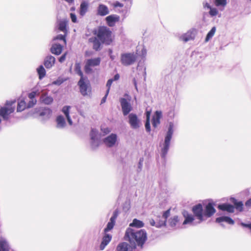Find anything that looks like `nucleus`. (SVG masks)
Here are the masks:
<instances>
[{
  "mask_svg": "<svg viewBox=\"0 0 251 251\" xmlns=\"http://www.w3.org/2000/svg\"><path fill=\"white\" fill-rule=\"evenodd\" d=\"M95 35L88 39V42L92 44V48L95 51H99L102 49V44L110 45L113 42L112 32L105 26H99L93 30Z\"/></svg>",
  "mask_w": 251,
  "mask_h": 251,
  "instance_id": "obj_1",
  "label": "nucleus"
},
{
  "mask_svg": "<svg viewBox=\"0 0 251 251\" xmlns=\"http://www.w3.org/2000/svg\"><path fill=\"white\" fill-rule=\"evenodd\" d=\"M124 238L129 242L134 249L136 248L137 246L142 248L147 240V234L144 229L136 230L128 227L126 229Z\"/></svg>",
  "mask_w": 251,
  "mask_h": 251,
  "instance_id": "obj_2",
  "label": "nucleus"
},
{
  "mask_svg": "<svg viewBox=\"0 0 251 251\" xmlns=\"http://www.w3.org/2000/svg\"><path fill=\"white\" fill-rule=\"evenodd\" d=\"M15 101H7L3 107L0 108V116L2 117L4 120H8L9 115L13 113L15 110V106L13 104Z\"/></svg>",
  "mask_w": 251,
  "mask_h": 251,
  "instance_id": "obj_3",
  "label": "nucleus"
},
{
  "mask_svg": "<svg viewBox=\"0 0 251 251\" xmlns=\"http://www.w3.org/2000/svg\"><path fill=\"white\" fill-rule=\"evenodd\" d=\"M79 88L80 93L83 96H87L88 93L91 90V85L88 78L85 76L84 78H80L77 83Z\"/></svg>",
  "mask_w": 251,
  "mask_h": 251,
  "instance_id": "obj_4",
  "label": "nucleus"
},
{
  "mask_svg": "<svg viewBox=\"0 0 251 251\" xmlns=\"http://www.w3.org/2000/svg\"><path fill=\"white\" fill-rule=\"evenodd\" d=\"M101 58L97 57L87 60L85 66L84 71L86 74H90L92 72V67L98 66L100 65Z\"/></svg>",
  "mask_w": 251,
  "mask_h": 251,
  "instance_id": "obj_5",
  "label": "nucleus"
},
{
  "mask_svg": "<svg viewBox=\"0 0 251 251\" xmlns=\"http://www.w3.org/2000/svg\"><path fill=\"white\" fill-rule=\"evenodd\" d=\"M194 217L199 221L198 223H201L204 220V215L203 207L201 204L199 203L194 205L192 209Z\"/></svg>",
  "mask_w": 251,
  "mask_h": 251,
  "instance_id": "obj_6",
  "label": "nucleus"
},
{
  "mask_svg": "<svg viewBox=\"0 0 251 251\" xmlns=\"http://www.w3.org/2000/svg\"><path fill=\"white\" fill-rule=\"evenodd\" d=\"M136 58L133 53H124L121 55V62L125 66L130 65L135 62Z\"/></svg>",
  "mask_w": 251,
  "mask_h": 251,
  "instance_id": "obj_7",
  "label": "nucleus"
},
{
  "mask_svg": "<svg viewBox=\"0 0 251 251\" xmlns=\"http://www.w3.org/2000/svg\"><path fill=\"white\" fill-rule=\"evenodd\" d=\"M120 102L123 115L126 116L132 110V107L130 103L125 98H121Z\"/></svg>",
  "mask_w": 251,
  "mask_h": 251,
  "instance_id": "obj_8",
  "label": "nucleus"
},
{
  "mask_svg": "<svg viewBox=\"0 0 251 251\" xmlns=\"http://www.w3.org/2000/svg\"><path fill=\"white\" fill-rule=\"evenodd\" d=\"M129 124L130 126L134 129H137L140 127V120L138 119L136 114L130 113L128 115Z\"/></svg>",
  "mask_w": 251,
  "mask_h": 251,
  "instance_id": "obj_9",
  "label": "nucleus"
},
{
  "mask_svg": "<svg viewBox=\"0 0 251 251\" xmlns=\"http://www.w3.org/2000/svg\"><path fill=\"white\" fill-rule=\"evenodd\" d=\"M118 214L119 211L118 210H116L113 212L112 216L110 219V221L108 223L106 227L104 229V233L107 232L113 228L115 225V221L118 217Z\"/></svg>",
  "mask_w": 251,
  "mask_h": 251,
  "instance_id": "obj_10",
  "label": "nucleus"
},
{
  "mask_svg": "<svg viewBox=\"0 0 251 251\" xmlns=\"http://www.w3.org/2000/svg\"><path fill=\"white\" fill-rule=\"evenodd\" d=\"M216 212V210L214 207V205L212 203L209 202L205 207V211L204 212V215L206 218H210Z\"/></svg>",
  "mask_w": 251,
  "mask_h": 251,
  "instance_id": "obj_11",
  "label": "nucleus"
},
{
  "mask_svg": "<svg viewBox=\"0 0 251 251\" xmlns=\"http://www.w3.org/2000/svg\"><path fill=\"white\" fill-rule=\"evenodd\" d=\"M117 141V135L115 134H111L103 139L104 143L108 147H113Z\"/></svg>",
  "mask_w": 251,
  "mask_h": 251,
  "instance_id": "obj_12",
  "label": "nucleus"
},
{
  "mask_svg": "<svg viewBox=\"0 0 251 251\" xmlns=\"http://www.w3.org/2000/svg\"><path fill=\"white\" fill-rule=\"evenodd\" d=\"M105 20L107 25L109 26H113L116 22L120 20V17L116 15H111L106 17Z\"/></svg>",
  "mask_w": 251,
  "mask_h": 251,
  "instance_id": "obj_13",
  "label": "nucleus"
},
{
  "mask_svg": "<svg viewBox=\"0 0 251 251\" xmlns=\"http://www.w3.org/2000/svg\"><path fill=\"white\" fill-rule=\"evenodd\" d=\"M134 248L126 242L119 243L116 248L117 251H132Z\"/></svg>",
  "mask_w": 251,
  "mask_h": 251,
  "instance_id": "obj_14",
  "label": "nucleus"
},
{
  "mask_svg": "<svg viewBox=\"0 0 251 251\" xmlns=\"http://www.w3.org/2000/svg\"><path fill=\"white\" fill-rule=\"evenodd\" d=\"M182 215L184 218V221L183 222V225L190 224L193 223L194 221V216L191 214L189 213L187 211L184 210L182 212Z\"/></svg>",
  "mask_w": 251,
  "mask_h": 251,
  "instance_id": "obj_15",
  "label": "nucleus"
},
{
  "mask_svg": "<svg viewBox=\"0 0 251 251\" xmlns=\"http://www.w3.org/2000/svg\"><path fill=\"white\" fill-rule=\"evenodd\" d=\"M171 208L163 212L162 217L164 218L163 220H159L156 225V227H159L162 226H165L166 225L167 220L170 215Z\"/></svg>",
  "mask_w": 251,
  "mask_h": 251,
  "instance_id": "obj_16",
  "label": "nucleus"
},
{
  "mask_svg": "<svg viewBox=\"0 0 251 251\" xmlns=\"http://www.w3.org/2000/svg\"><path fill=\"white\" fill-rule=\"evenodd\" d=\"M218 208L223 211H227L229 213H233L234 212V207L233 205L228 203H223L219 204Z\"/></svg>",
  "mask_w": 251,
  "mask_h": 251,
  "instance_id": "obj_17",
  "label": "nucleus"
},
{
  "mask_svg": "<svg viewBox=\"0 0 251 251\" xmlns=\"http://www.w3.org/2000/svg\"><path fill=\"white\" fill-rule=\"evenodd\" d=\"M55 62V57L51 55H49L45 59L44 64L47 69H50L54 65Z\"/></svg>",
  "mask_w": 251,
  "mask_h": 251,
  "instance_id": "obj_18",
  "label": "nucleus"
},
{
  "mask_svg": "<svg viewBox=\"0 0 251 251\" xmlns=\"http://www.w3.org/2000/svg\"><path fill=\"white\" fill-rule=\"evenodd\" d=\"M109 9L107 6L100 4L97 8V14L101 16H104L109 13Z\"/></svg>",
  "mask_w": 251,
  "mask_h": 251,
  "instance_id": "obj_19",
  "label": "nucleus"
},
{
  "mask_svg": "<svg viewBox=\"0 0 251 251\" xmlns=\"http://www.w3.org/2000/svg\"><path fill=\"white\" fill-rule=\"evenodd\" d=\"M10 247L6 241L3 237H0V251H10Z\"/></svg>",
  "mask_w": 251,
  "mask_h": 251,
  "instance_id": "obj_20",
  "label": "nucleus"
},
{
  "mask_svg": "<svg viewBox=\"0 0 251 251\" xmlns=\"http://www.w3.org/2000/svg\"><path fill=\"white\" fill-rule=\"evenodd\" d=\"M112 239V235L106 234L103 236L102 239V242L100 245V248L101 250H103L105 247L108 244Z\"/></svg>",
  "mask_w": 251,
  "mask_h": 251,
  "instance_id": "obj_21",
  "label": "nucleus"
},
{
  "mask_svg": "<svg viewBox=\"0 0 251 251\" xmlns=\"http://www.w3.org/2000/svg\"><path fill=\"white\" fill-rule=\"evenodd\" d=\"M162 116L160 111H156L154 116L152 117V125L153 127L156 128L160 124V120Z\"/></svg>",
  "mask_w": 251,
  "mask_h": 251,
  "instance_id": "obj_22",
  "label": "nucleus"
},
{
  "mask_svg": "<svg viewBox=\"0 0 251 251\" xmlns=\"http://www.w3.org/2000/svg\"><path fill=\"white\" fill-rule=\"evenodd\" d=\"M195 34L193 31L189 30L180 37V39L186 42L188 41L193 40L195 38Z\"/></svg>",
  "mask_w": 251,
  "mask_h": 251,
  "instance_id": "obj_23",
  "label": "nucleus"
},
{
  "mask_svg": "<svg viewBox=\"0 0 251 251\" xmlns=\"http://www.w3.org/2000/svg\"><path fill=\"white\" fill-rule=\"evenodd\" d=\"M63 50V46L59 44H54L52 45L50 48V51L52 53L55 55H59L61 53Z\"/></svg>",
  "mask_w": 251,
  "mask_h": 251,
  "instance_id": "obj_24",
  "label": "nucleus"
},
{
  "mask_svg": "<svg viewBox=\"0 0 251 251\" xmlns=\"http://www.w3.org/2000/svg\"><path fill=\"white\" fill-rule=\"evenodd\" d=\"M40 100L41 102L49 105L53 102V100L51 96H49L46 94H43L40 97Z\"/></svg>",
  "mask_w": 251,
  "mask_h": 251,
  "instance_id": "obj_25",
  "label": "nucleus"
},
{
  "mask_svg": "<svg viewBox=\"0 0 251 251\" xmlns=\"http://www.w3.org/2000/svg\"><path fill=\"white\" fill-rule=\"evenodd\" d=\"M216 222L219 223L225 222L229 225H233L234 224V221L231 218L227 216H223L217 218Z\"/></svg>",
  "mask_w": 251,
  "mask_h": 251,
  "instance_id": "obj_26",
  "label": "nucleus"
},
{
  "mask_svg": "<svg viewBox=\"0 0 251 251\" xmlns=\"http://www.w3.org/2000/svg\"><path fill=\"white\" fill-rule=\"evenodd\" d=\"M129 226L141 228L144 226V223L142 221L137 219H134L132 222L129 224Z\"/></svg>",
  "mask_w": 251,
  "mask_h": 251,
  "instance_id": "obj_27",
  "label": "nucleus"
},
{
  "mask_svg": "<svg viewBox=\"0 0 251 251\" xmlns=\"http://www.w3.org/2000/svg\"><path fill=\"white\" fill-rule=\"evenodd\" d=\"M57 127L58 128H63L66 125V122L64 118L59 115L56 118Z\"/></svg>",
  "mask_w": 251,
  "mask_h": 251,
  "instance_id": "obj_28",
  "label": "nucleus"
},
{
  "mask_svg": "<svg viewBox=\"0 0 251 251\" xmlns=\"http://www.w3.org/2000/svg\"><path fill=\"white\" fill-rule=\"evenodd\" d=\"M232 202L234 205V209L236 208L239 211L242 212L243 210V202L242 201H237L234 198H232Z\"/></svg>",
  "mask_w": 251,
  "mask_h": 251,
  "instance_id": "obj_29",
  "label": "nucleus"
},
{
  "mask_svg": "<svg viewBox=\"0 0 251 251\" xmlns=\"http://www.w3.org/2000/svg\"><path fill=\"white\" fill-rule=\"evenodd\" d=\"M27 108L26 103L25 100H22L18 101L17 111V112H22Z\"/></svg>",
  "mask_w": 251,
  "mask_h": 251,
  "instance_id": "obj_30",
  "label": "nucleus"
},
{
  "mask_svg": "<svg viewBox=\"0 0 251 251\" xmlns=\"http://www.w3.org/2000/svg\"><path fill=\"white\" fill-rule=\"evenodd\" d=\"M179 221L177 216H174L169 220V225L171 227H175Z\"/></svg>",
  "mask_w": 251,
  "mask_h": 251,
  "instance_id": "obj_31",
  "label": "nucleus"
},
{
  "mask_svg": "<svg viewBox=\"0 0 251 251\" xmlns=\"http://www.w3.org/2000/svg\"><path fill=\"white\" fill-rule=\"evenodd\" d=\"M88 5L85 1L82 2L80 6L79 13L81 16H84L87 11Z\"/></svg>",
  "mask_w": 251,
  "mask_h": 251,
  "instance_id": "obj_32",
  "label": "nucleus"
},
{
  "mask_svg": "<svg viewBox=\"0 0 251 251\" xmlns=\"http://www.w3.org/2000/svg\"><path fill=\"white\" fill-rule=\"evenodd\" d=\"M173 124L172 123H170L169 124V126L168 128V131L167 132V135L165 137V140L167 141H171V139L172 137V135L173 133Z\"/></svg>",
  "mask_w": 251,
  "mask_h": 251,
  "instance_id": "obj_33",
  "label": "nucleus"
},
{
  "mask_svg": "<svg viewBox=\"0 0 251 251\" xmlns=\"http://www.w3.org/2000/svg\"><path fill=\"white\" fill-rule=\"evenodd\" d=\"M170 144V141L165 140L164 147L162 148L161 151L162 157H165V156L166 155L169 150Z\"/></svg>",
  "mask_w": 251,
  "mask_h": 251,
  "instance_id": "obj_34",
  "label": "nucleus"
},
{
  "mask_svg": "<svg viewBox=\"0 0 251 251\" xmlns=\"http://www.w3.org/2000/svg\"><path fill=\"white\" fill-rule=\"evenodd\" d=\"M52 113V110L49 108H45L39 113L40 116H46L49 118Z\"/></svg>",
  "mask_w": 251,
  "mask_h": 251,
  "instance_id": "obj_35",
  "label": "nucleus"
},
{
  "mask_svg": "<svg viewBox=\"0 0 251 251\" xmlns=\"http://www.w3.org/2000/svg\"><path fill=\"white\" fill-rule=\"evenodd\" d=\"M67 21H61L59 22V25H58V29L65 33H66L67 31L66 26L67 25Z\"/></svg>",
  "mask_w": 251,
  "mask_h": 251,
  "instance_id": "obj_36",
  "label": "nucleus"
},
{
  "mask_svg": "<svg viewBox=\"0 0 251 251\" xmlns=\"http://www.w3.org/2000/svg\"><path fill=\"white\" fill-rule=\"evenodd\" d=\"M39 75V78L42 79L46 75V71L43 66L41 65L37 69Z\"/></svg>",
  "mask_w": 251,
  "mask_h": 251,
  "instance_id": "obj_37",
  "label": "nucleus"
},
{
  "mask_svg": "<svg viewBox=\"0 0 251 251\" xmlns=\"http://www.w3.org/2000/svg\"><path fill=\"white\" fill-rule=\"evenodd\" d=\"M75 73L80 76V78L85 77L83 75V73L81 70L80 64L79 63L75 64Z\"/></svg>",
  "mask_w": 251,
  "mask_h": 251,
  "instance_id": "obj_38",
  "label": "nucleus"
},
{
  "mask_svg": "<svg viewBox=\"0 0 251 251\" xmlns=\"http://www.w3.org/2000/svg\"><path fill=\"white\" fill-rule=\"evenodd\" d=\"M215 32H216V27L214 26V27H213L211 28V29L207 33V34L206 36L205 39V41L208 42L211 38H212V37L214 36Z\"/></svg>",
  "mask_w": 251,
  "mask_h": 251,
  "instance_id": "obj_39",
  "label": "nucleus"
},
{
  "mask_svg": "<svg viewBox=\"0 0 251 251\" xmlns=\"http://www.w3.org/2000/svg\"><path fill=\"white\" fill-rule=\"evenodd\" d=\"M215 5L218 6H222L224 7L226 4V0H215Z\"/></svg>",
  "mask_w": 251,
  "mask_h": 251,
  "instance_id": "obj_40",
  "label": "nucleus"
},
{
  "mask_svg": "<svg viewBox=\"0 0 251 251\" xmlns=\"http://www.w3.org/2000/svg\"><path fill=\"white\" fill-rule=\"evenodd\" d=\"M110 5L114 9H116L118 7L122 8L124 7V4L118 1H114L113 2L111 3Z\"/></svg>",
  "mask_w": 251,
  "mask_h": 251,
  "instance_id": "obj_41",
  "label": "nucleus"
},
{
  "mask_svg": "<svg viewBox=\"0 0 251 251\" xmlns=\"http://www.w3.org/2000/svg\"><path fill=\"white\" fill-rule=\"evenodd\" d=\"M71 107L70 106H65L63 107L62 111L65 114L66 117H68L69 115V111Z\"/></svg>",
  "mask_w": 251,
  "mask_h": 251,
  "instance_id": "obj_42",
  "label": "nucleus"
},
{
  "mask_svg": "<svg viewBox=\"0 0 251 251\" xmlns=\"http://www.w3.org/2000/svg\"><path fill=\"white\" fill-rule=\"evenodd\" d=\"M209 13L211 16H215L218 14V11L216 8L211 7Z\"/></svg>",
  "mask_w": 251,
  "mask_h": 251,
  "instance_id": "obj_43",
  "label": "nucleus"
},
{
  "mask_svg": "<svg viewBox=\"0 0 251 251\" xmlns=\"http://www.w3.org/2000/svg\"><path fill=\"white\" fill-rule=\"evenodd\" d=\"M36 100H31L28 103L27 105L26 104L27 108H31L36 103Z\"/></svg>",
  "mask_w": 251,
  "mask_h": 251,
  "instance_id": "obj_44",
  "label": "nucleus"
},
{
  "mask_svg": "<svg viewBox=\"0 0 251 251\" xmlns=\"http://www.w3.org/2000/svg\"><path fill=\"white\" fill-rule=\"evenodd\" d=\"M113 82V79H109L106 83V87H107V90L106 92H107V94H109L110 87H111Z\"/></svg>",
  "mask_w": 251,
  "mask_h": 251,
  "instance_id": "obj_45",
  "label": "nucleus"
},
{
  "mask_svg": "<svg viewBox=\"0 0 251 251\" xmlns=\"http://www.w3.org/2000/svg\"><path fill=\"white\" fill-rule=\"evenodd\" d=\"M54 40H63L65 43H66V39H65V35H63L61 34L58 35L53 39Z\"/></svg>",
  "mask_w": 251,
  "mask_h": 251,
  "instance_id": "obj_46",
  "label": "nucleus"
},
{
  "mask_svg": "<svg viewBox=\"0 0 251 251\" xmlns=\"http://www.w3.org/2000/svg\"><path fill=\"white\" fill-rule=\"evenodd\" d=\"M145 128L147 131L150 132L151 131V126H150V120H146L145 123Z\"/></svg>",
  "mask_w": 251,
  "mask_h": 251,
  "instance_id": "obj_47",
  "label": "nucleus"
},
{
  "mask_svg": "<svg viewBox=\"0 0 251 251\" xmlns=\"http://www.w3.org/2000/svg\"><path fill=\"white\" fill-rule=\"evenodd\" d=\"M91 138L92 140H95L96 137V131L94 129H92L91 130Z\"/></svg>",
  "mask_w": 251,
  "mask_h": 251,
  "instance_id": "obj_48",
  "label": "nucleus"
},
{
  "mask_svg": "<svg viewBox=\"0 0 251 251\" xmlns=\"http://www.w3.org/2000/svg\"><path fill=\"white\" fill-rule=\"evenodd\" d=\"M70 17H71L72 21L73 23H76V22H77L76 16L74 13H71L70 14Z\"/></svg>",
  "mask_w": 251,
  "mask_h": 251,
  "instance_id": "obj_49",
  "label": "nucleus"
},
{
  "mask_svg": "<svg viewBox=\"0 0 251 251\" xmlns=\"http://www.w3.org/2000/svg\"><path fill=\"white\" fill-rule=\"evenodd\" d=\"M36 92H35V91H33L31 93H30L29 94H28V98L30 99V100H35V97L36 96Z\"/></svg>",
  "mask_w": 251,
  "mask_h": 251,
  "instance_id": "obj_50",
  "label": "nucleus"
},
{
  "mask_svg": "<svg viewBox=\"0 0 251 251\" xmlns=\"http://www.w3.org/2000/svg\"><path fill=\"white\" fill-rule=\"evenodd\" d=\"M67 53L65 52L59 58V61L60 63L63 62L66 59V57Z\"/></svg>",
  "mask_w": 251,
  "mask_h": 251,
  "instance_id": "obj_51",
  "label": "nucleus"
},
{
  "mask_svg": "<svg viewBox=\"0 0 251 251\" xmlns=\"http://www.w3.org/2000/svg\"><path fill=\"white\" fill-rule=\"evenodd\" d=\"M150 224L152 226H156V225L158 223V222H155V221L153 220V219H151L150 221Z\"/></svg>",
  "mask_w": 251,
  "mask_h": 251,
  "instance_id": "obj_52",
  "label": "nucleus"
},
{
  "mask_svg": "<svg viewBox=\"0 0 251 251\" xmlns=\"http://www.w3.org/2000/svg\"><path fill=\"white\" fill-rule=\"evenodd\" d=\"M245 205L247 207H251V198L245 202Z\"/></svg>",
  "mask_w": 251,
  "mask_h": 251,
  "instance_id": "obj_53",
  "label": "nucleus"
},
{
  "mask_svg": "<svg viewBox=\"0 0 251 251\" xmlns=\"http://www.w3.org/2000/svg\"><path fill=\"white\" fill-rule=\"evenodd\" d=\"M101 130L105 134H108L110 132V130L108 128H105L103 129H102Z\"/></svg>",
  "mask_w": 251,
  "mask_h": 251,
  "instance_id": "obj_54",
  "label": "nucleus"
},
{
  "mask_svg": "<svg viewBox=\"0 0 251 251\" xmlns=\"http://www.w3.org/2000/svg\"><path fill=\"white\" fill-rule=\"evenodd\" d=\"M108 95V94H107V92H106L105 95L102 99V100H101V103H104L105 102L106 100V98H107Z\"/></svg>",
  "mask_w": 251,
  "mask_h": 251,
  "instance_id": "obj_55",
  "label": "nucleus"
},
{
  "mask_svg": "<svg viewBox=\"0 0 251 251\" xmlns=\"http://www.w3.org/2000/svg\"><path fill=\"white\" fill-rule=\"evenodd\" d=\"M119 78H120V75L118 74H117L114 75L113 78H111V79H113V81H114L118 80Z\"/></svg>",
  "mask_w": 251,
  "mask_h": 251,
  "instance_id": "obj_56",
  "label": "nucleus"
},
{
  "mask_svg": "<svg viewBox=\"0 0 251 251\" xmlns=\"http://www.w3.org/2000/svg\"><path fill=\"white\" fill-rule=\"evenodd\" d=\"M67 119V121L69 123V124L70 125H72V124H73V122L71 119V117L70 116H68V117H66Z\"/></svg>",
  "mask_w": 251,
  "mask_h": 251,
  "instance_id": "obj_57",
  "label": "nucleus"
},
{
  "mask_svg": "<svg viewBox=\"0 0 251 251\" xmlns=\"http://www.w3.org/2000/svg\"><path fill=\"white\" fill-rule=\"evenodd\" d=\"M150 115H151V112H150V111L146 112V120H150Z\"/></svg>",
  "mask_w": 251,
  "mask_h": 251,
  "instance_id": "obj_58",
  "label": "nucleus"
},
{
  "mask_svg": "<svg viewBox=\"0 0 251 251\" xmlns=\"http://www.w3.org/2000/svg\"><path fill=\"white\" fill-rule=\"evenodd\" d=\"M203 7L204 8L207 7V8H208L209 9H210L211 7L210 6V5H209V4L208 3H207V2H206V3L203 4Z\"/></svg>",
  "mask_w": 251,
  "mask_h": 251,
  "instance_id": "obj_59",
  "label": "nucleus"
},
{
  "mask_svg": "<svg viewBox=\"0 0 251 251\" xmlns=\"http://www.w3.org/2000/svg\"><path fill=\"white\" fill-rule=\"evenodd\" d=\"M90 55H91V53L89 51H86L85 52V56H90Z\"/></svg>",
  "mask_w": 251,
  "mask_h": 251,
  "instance_id": "obj_60",
  "label": "nucleus"
},
{
  "mask_svg": "<svg viewBox=\"0 0 251 251\" xmlns=\"http://www.w3.org/2000/svg\"><path fill=\"white\" fill-rule=\"evenodd\" d=\"M108 52H109V55H112V50L111 49H109V50H108Z\"/></svg>",
  "mask_w": 251,
  "mask_h": 251,
  "instance_id": "obj_61",
  "label": "nucleus"
},
{
  "mask_svg": "<svg viewBox=\"0 0 251 251\" xmlns=\"http://www.w3.org/2000/svg\"><path fill=\"white\" fill-rule=\"evenodd\" d=\"M134 85H135V87H137V84H136V80H135V78L134 79Z\"/></svg>",
  "mask_w": 251,
  "mask_h": 251,
  "instance_id": "obj_62",
  "label": "nucleus"
},
{
  "mask_svg": "<svg viewBox=\"0 0 251 251\" xmlns=\"http://www.w3.org/2000/svg\"><path fill=\"white\" fill-rule=\"evenodd\" d=\"M110 58H111V59L112 60H114V56L113 55H110Z\"/></svg>",
  "mask_w": 251,
  "mask_h": 251,
  "instance_id": "obj_63",
  "label": "nucleus"
},
{
  "mask_svg": "<svg viewBox=\"0 0 251 251\" xmlns=\"http://www.w3.org/2000/svg\"><path fill=\"white\" fill-rule=\"evenodd\" d=\"M75 10V7H72V8H71V11H74Z\"/></svg>",
  "mask_w": 251,
  "mask_h": 251,
  "instance_id": "obj_64",
  "label": "nucleus"
}]
</instances>
